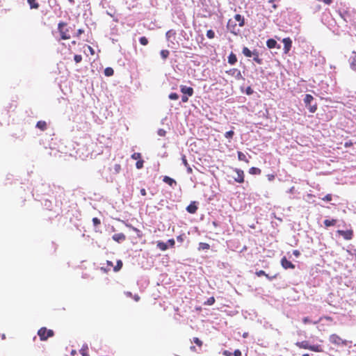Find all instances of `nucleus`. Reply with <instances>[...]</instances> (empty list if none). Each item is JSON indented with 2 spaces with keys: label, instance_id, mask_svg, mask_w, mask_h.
<instances>
[{
  "label": "nucleus",
  "instance_id": "42",
  "mask_svg": "<svg viewBox=\"0 0 356 356\" xmlns=\"http://www.w3.org/2000/svg\"><path fill=\"white\" fill-rule=\"evenodd\" d=\"M308 109H309V112L314 113L317 110V105L316 104H314V105L309 104L308 106Z\"/></svg>",
  "mask_w": 356,
  "mask_h": 356
},
{
  "label": "nucleus",
  "instance_id": "46",
  "mask_svg": "<svg viewBox=\"0 0 356 356\" xmlns=\"http://www.w3.org/2000/svg\"><path fill=\"white\" fill-rule=\"evenodd\" d=\"M169 98L172 100H177L179 98V95L175 92H172L169 95Z\"/></svg>",
  "mask_w": 356,
  "mask_h": 356
},
{
  "label": "nucleus",
  "instance_id": "51",
  "mask_svg": "<svg viewBox=\"0 0 356 356\" xmlns=\"http://www.w3.org/2000/svg\"><path fill=\"white\" fill-rule=\"evenodd\" d=\"M168 243L169 244V245L171 247V248H174L175 246V241L173 238H171V239H169L168 241Z\"/></svg>",
  "mask_w": 356,
  "mask_h": 356
},
{
  "label": "nucleus",
  "instance_id": "39",
  "mask_svg": "<svg viewBox=\"0 0 356 356\" xmlns=\"http://www.w3.org/2000/svg\"><path fill=\"white\" fill-rule=\"evenodd\" d=\"M193 341L199 347H201L203 344L202 341L197 337H194Z\"/></svg>",
  "mask_w": 356,
  "mask_h": 356
},
{
  "label": "nucleus",
  "instance_id": "31",
  "mask_svg": "<svg viewBox=\"0 0 356 356\" xmlns=\"http://www.w3.org/2000/svg\"><path fill=\"white\" fill-rule=\"evenodd\" d=\"M210 248V245L209 243H200L198 250H209Z\"/></svg>",
  "mask_w": 356,
  "mask_h": 356
},
{
  "label": "nucleus",
  "instance_id": "18",
  "mask_svg": "<svg viewBox=\"0 0 356 356\" xmlns=\"http://www.w3.org/2000/svg\"><path fill=\"white\" fill-rule=\"evenodd\" d=\"M237 62L236 56L232 52L228 56V63L230 65H234Z\"/></svg>",
  "mask_w": 356,
  "mask_h": 356
},
{
  "label": "nucleus",
  "instance_id": "16",
  "mask_svg": "<svg viewBox=\"0 0 356 356\" xmlns=\"http://www.w3.org/2000/svg\"><path fill=\"white\" fill-rule=\"evenodd\" d=\"M234 19L236 22H238V25L239 26H243L244 24H245V20H244V17L241 15L240 14H236L234 16Z\"/></svg>",
  "mask_w": 356,
  "mask_h": 356
},
{
  "label": "nucleus",
  "instance_id": "37",
  "mask_svg": "<svg viewBox=\"0 0 356 356\" xmlns=\"http://www.w3.org/2000/svg\"><path fill=\"white\" fill-rule=\"evenodd\" d=\"M141 154L139 152H135L131 155V159L137 161L141 159Z\"/></svg>",
  "mask_w": 356,
  "mask_h": 356
},
{
  "label": "nucleus",
  "instance_id": "17",
  "mask_svg": "<svg viewBox=\"0 0 356 356\" xmlns=\"http://www.w3.org/2000/svg\"><path fill=\"white\" fill-rule=\"evenodd\" d=\"M350 65L353 70L356 71V53L350 58Z\"/></svg>",
  "mask_w": 356,
  "mask_h": 356
},
{
  "label": "nucleus",
  "instance_id": "64",
  "mask_svg": "<svg viewBox=\"0 0 356 356\" xmlns=\"http://www.w3.org/2000/svg\"><path fill=\"white\" fill-rule=\"evenodd\" d=\"M140 194L143 195V196H145L147 195V193H146V191L145 188H142L140 189Z\"/></svg>",
  "mask_w": 356,
  "mask_h": 356
},
{
  "label": "nucleus",
  "instance_id": "43",
  "mask_svg": "<svg viewBox=\"0 0 356 356\" xmlns=\"http://www.w3.org/2000/svg\"><path fill=\"white\" fill-rule=\"evenodd\" d=\"M234 134V131L231 130V131H227L225 134V137L226 138H232L233 137Z\"/></svg>",
  "mask_w": 356,
  "mask_h": 356
},
{
  "label": "nucleus",
  "instance_id": "33",
  "mask_svg": "<svg viewBox=\"0 0 356 356\" xmlns=\"http://www.w3.org/2000/svg\"><path fill=\"white\" fill-rule=\"evenodd\" d=\"M160 54H161V58L163 60H165V59H166L169 56L170 51L168 50H167V49H163V50L161 51Z\"/></svg>",
  "mask_w": 356,
  "mask_h": 356
},
{
  "label": "nucleus",
  "instance_id": "52",
  "mask_svg": "<svg viewBox=\"0 0 356 356\" xmlns=\"http://www.w3.org/2000/svg\"><path fill=\"white\" fill-rule=\"evenodd\" d=\"M177 240L179 243H182L184 241V235L181 234L177 236Z\"/></svg>",
  "mask_w": 356,
  "mask_h": 356
},
{
  "label": "nucleus",
  "instance_id": "50",
  "mask_svg": "<svg viewBox=\"0 0 356 356\" xmlns=\"http://www.w3.org/2000/svg\"><path fill=\"white\" fill-rule=\"evenodd\" d=\"M74 59L76 63H79L82 60V56L81 55H75Z\"/></svg>",
  "mask_w": 356,
  "mask_h": 356
},
{
  "label": "nucleus",
  "instance_id": "38",
  "mask_svg": "<svg viewBox=\"0 0 356 356\" xmlns=\"http://www.w3.org/2000/svg\"><path fill=\"white\" fill-rule=\"evenodd\" d=\"M207 36L209 39H213L215 37V33L213 30H208L207 32Z\"/></svg>",
  "mask_w": 356,
  "mask_h": 356
},
{
  "label": "nucleus",
  "instance_id": "35",
  "mask_svg": "<svg viewBox=\"0 0 356 356\" xmlns=\"http://www.w3.org/2000/svg\"><path fill=\"white\" fill-rule=\"evenodd\" d=\"M106 263H107V265H108V268H105L104 267L101 268V270H103L105 273H106L108 270H110L111 268L114 266L113 264V262L111 261H107Z\"/></svg>",
  "mask_w": 356,
  "mask_h": 356
},
{
  "label": "nucleus",
  "instance_id": "4",
  "mask_svg": "<svg viewBox=\"0 0 356 356\" xmlns=\"http://www.w3.org/2000/svg\"><path fill=\"white\" fill-rule=\"evenodd\" d=\"M225 72L227 74L235 77L237 80L243 79L241 71L236 68H232L229 70H227Z\"/></svg>",
  "mask_w": 356,
  "mask_h": 356
},
{
  "label": "nucleus",
  "instance_id": "58",
  "mask_svg": "<svg viewBox=\"0 0 356 356\" xmlns=\"http://www.w3.org/2000/svg\"><path fill=\"white\" fill-rule=\"evenodd\" d=\"M84 32V31L81 29H79L76 32V36L79 37L81 34H82Z\"/></svg>",
  "mask_w": 356,
  "mask_h": 356
},
{
  "label": "nucleus",
  "instance_id": "28",
  "mask_svg": "<svg viewBox=\"0 0 356 356\" xmlns=\"http://www.w3.org/2000/svg\"><path fill=\"white\" fill-rule=\"evenodd\" d=\"M261 172V170L255 167H252L249 169V173L251 175H260Z\"/></svg>",
  "mask_w": 356,
  "mask_h": 356
},
{
  "label": "nucleus",
  "instance_id": "45",
  "mask_svg": "<svg viewBox=\"0 0 356 356\" xmlns=\"http://www.w3.org/2000/svg\"><path fill=\"white\" fill-rule=\"evenodd\" d=\"M215 302V298L213 297H210L209 298H208V300H207V302H205V305H212L213 304H214Z\"/></svg>",
  "mask_w": 356,
  "mask_h": 356
},
{
  "label": "nucleus",
  "instance_id": "48",
  "mask_svg": "<svg viewBox=\"0 0 356 356\" xmlns=\"http://www.w3.org/2000/svg\"><path fill=\"white\" fill-rule=\"evenodd\" d=\"M92 222L93 225L96 227L101 224V221L98 218H92Z\"/></svg>",
  "mask_w": 356,
  "mask_h": 356
},
{
  "label": "nucleus",
  "instance_id": "3",
  "mask_svg": "<svg viewBox=\"0 0 356 356\" xmlns=\"http://www.w3.org/2000/svg\"><path fill=\"white\" fill-rule=\"evenodd\" d=\"M330 341L337 346H346L347 341L342 339L339 335L332 334L329 337Z\"/></svg>",
  "mask_w": 356,
  "mask_h": 356
},
{
  "label": "nucleus",
  "instance_id": "9",
  "mask_svg": "<svg viewBox=\"0 0 356 356\" xmlns=\"http://www.w3.org/2000/svg\"><path fill=\"white\" fill-rule=\"evenodd\" d=\"M180 90L183 94L188 95L189 97H191L194 93L193 88L191 87H187L186 86H181Z\"/></svg>",
  "mask_w": 356,
  "mask_h": 356
},
{
  "label": "nucleus",
  "instance_id": "56",
  "mask_svg": "<svg viewBox=\"0 0 356 356\" xmlns=\"http://www.w3.org/2000/svg\"><path fill=\"white\" fill-rule=\"evenodd\" d=\"M132 229H133V230H134V231L137 234V235H138V236H140V233H141V232H140L138 229H137V228H136V227H132Z\"/></svg>",
  "mask_w": 356,
  "mask_h": 356
},
{
  "label": "nucleus",
  "instance_id": "36",
  "mask_svg": "<svg viewBox=\"0 0 356 356\" xmlns=\"http://www.w3.org/2000/svg\"><path fill=\"white\" fill-rule=\"evenodd\" d=\"M113 70L111 67H107L104 70V74L107 76H112L113 74Z\"/></svg>",
  "mask_w": 356,
  "mask_h": 356
},
{
  "label": "nucleus",
  "instance_id": "11",
  "mask_svg": "<svg viewBox=\"0 0 356 356\" xmlns=\"http://www.w3.org/2000/svg\"><path fill=\"white\" fill-rule=\"evenodd\" d=\"M112 238L115 241L120 243L126 239V236L123 233H118L113 235Z\"/></svg>",
  "mask_w": 356,
  "mask_h": 356
},
{
  "label": "nucleus",
  "instance_id": "63",
  "mask_svg": "<svg viewBox=\"0 0 356 356\" xmlns=\"http://www.w3.org/2000/svg\"><path fill=\"white\" fill-rule=\"evenodd\" d=\"M181 100H182V102H188V97H187V96L184 95V96H182V97H181Z\"/></svg>",
  "mask_w": 356,
  "mask_h": 356
},
{
  "label": "nucleus",
  "instance_id": "19",
  "mask_svg": "<svg viewBox=\"0 0 356 356\" xmlns=\"http://www.w3.org/2000/svg\"><path fill=\"white\" fill-rule=\"evenodd\" d=\"M36 127L40 129L41 131H44L47 129V123L45 121H38L36 124Z\"/></svg>",
  "mask_w": 356,
  "mask_h": 356
},
{
  "label": "nucleus",
  "instance_id": "44",
  "mask_svg": "<svg viewBox=\"0 0 356 356\" xmlns=\"http://www.w3.org/2000/svg\"><path fill=\"white\" fill-rule=\"evenodd\" d=\"M322 200L325 202H330L332 200V194H327L325 197L321 198Z\"/></svg>",
  "mask_w": 356,
  "mask_h": 356
},
{
  "label": "nucleus",
  "instance_id": "29",
  "mask_svg": "<svg viewBox=\"0 0 356 356\" xmlns=\"http://www.w3.org/2000/svg\"><path fill=\"white\" fill-rule=\"evenodd\" d=\"M243 54H244V56H245L246 57H251L252 56H253V54H252V51H251L248 47H244L243 48V51H242Z\"/></svg>",
  "mask_w": 356,
  "mask_h": 356
},
{
  "label": "nucleus",
  "instance_id": "54",
  "mask_svg": "<svg viewBox=\"0 0 356 356\" xmlns=\"http://www.w3.org/2000/svg\"><path fill=\"white\" fill-rule=\"evenodd\" d=\"M222 354L225 355V356H232V353L231 352H229V350H225L223 352H222Z\"/></svg>",
  "mask_w": 356,
  "mask_h": 356
},
{
  "label": "nucleus",
  "instance_id": "15",
  "mask_svg": "<svg viewBox=\"0 0 356 356\" xmlns=\"http://www.w3.org/2000/svg\"><path fill=\"white\" fill-rule=\"evenodd\" d=\"M181 160H182V163L184 165V166L186 168V170H187V172L188 174H191L193 172V170L191 168V167L189 165L188 161H187V159H186V157L185 155H183L182 157H181Z\"/></svg>",
  "mask_w": 356,
  "mask_h": 356
},
{
  "label": "nucleus",
  "instance_id": "14",
  "mask_svg": "<svg viewBox=\"0 0 356 356\" xmlns=\"http://www.w3.org/2000/svg\"><path fill=\"white\" fill-rule=\"evenodd\" d=\"M296 346L302 349H309L310 345L309 344L307 341H298L296 343Z\"/></svg>",
  "mask_w": 356,
  "mask_h": 356
},
{
  "label": "nucleus",
  "instance_id": "57",
  "mask_svg": "<svg viewBox=\"0 0 356 356\" xmlns=\"http://www.w3.org/2000/svg\"><path fill=\"white\" fill-rule=\"evenodd\" d=\"M133 298L136 302H138L140 298L138 294H135L133 296Z\"/></svg>",
  "mask_w": 356,
  "mask_h": 356
},
{
  "label": "nucleus",
  "instance_id": "61",
  "mask_svg": "<svg viewBox=\"0 0 356 356\" xmlns=\"http://www.w3.org/2000/svg\"><path fill=\"white\" fill-rule=\"evenodd\" d=\"M267 177L269 181H273L275 179V175H268Z\"/></svg>",
  "mask_w": 356,
  "mask_h": 356
},
{
  "label": "nucleus",
  "instance_id": "1",
  "mask_svg": "<svg viewBox=\"0 0 356 356\" xmlns=\"http://www.w3.org/2000/svg\"><path fill=\"white\" fill-rule=\"evenodd\" d=\"M38 335L41 341H46L49 338L54 337V332L53 330H48L45 327H42L38 331Z\"/></svg>",
  "mask_w": 356,
  "mask_h": 356
},
{
  "label": "nucleus",
  "instance_id": "59",
  "mask_svg": "<svg viewBox=\"0 0 356 356\" xmlns=\"http://www.w3.org/2000/svg\"><path fill=\"white\" fill-rule=\"evenodd\" d=\"M302 322H303L305 324H307V323H310V320H309V317H305V318H303V319H302Z\"/></svg>",
  "mask_w": 356,
  "mask_h": 356
},
{
  "label": "nucleus",
  "instance_id": "21",
  "mask_svg": "<svg viewBox=\"0 0 356 356\" xmlns=\"http://www.w3.org/2000/svg\"><path fill=\"white\" fill-rule=\"evenodd\" d=\"M27 2L31 9H38L39 8V3L36 0H27Z\"/></svg>",
  "mask_w": 356,
  "mask_h": 356
},
{
  "label": "nucleus",
  "instance_id": "49",
  "mask_svg": "<svg viewBox=\"0 0 356 356\" xmlns=\"http://www.w3.org/2000/svg\"><path fill=\"white\" fill-rule=\"evenodd\" d=\"M113 168L115 173H119L120 171L121 170V165L118 163L115 164Z\"/></svg>",
  "mask_w": 356,
  "mask_h": 356
},
{
  "label": "nucleus",
  "instance_id": "27",
  "mask_svg": "<svg viewBox=\"0 0 356 356\" xmlns=\"http://www.w3.org/2000/svg\"><path fill=\"white\" fill-rule=\"evenodd\" d=\"M323 223H324L325 227L334 226L337 223V220H335V219H332V220L326 219V220H324Z\"/></svg>",
  "mask_w": 356,
  "mask_h": 356
},
{
  "label": "nucleus",
  "instance_id": "2",
  "mask_svg": "<svg viewBox=\"0 0 356 356\" xmlns=\"http://www.w3.org/2000/svg\"><path fill=\"white\" fill-rule=\"evenodd\" d=\"M67 23L60 22L58 24V29L60 34V37L62 40H68L70 38V35L69 33V29L66 27Z\"/></svg>",
  "mask_w": 356,
  "mask_h": 356
},
{
  "label": "nucleus",
  "instance_id": "26",
  "mask_svg": "<svg viewBox=\"0 0 356 356\" xmlns=\"http://www.w3.org/2000/svg\"><path fill=\"white\" fill-rule=\"evenodd\" d=\"M252 54L254 56V60L258 64H261L262 59L259 58L258 51L257 50H254L252 51Z\"/></svg>",
  "mask_w": 356,
  "mask_h": 356
},
{
  "label": "nucleus",
  "instance_id": "24",
  "mask_svg": "<svg viewBox=\"0 0 356 356\" xmlns=\"http://www.w3.org/2000/svg\"><path fill=\"white\" fill-rule=\"evenodd\" d=\"M156 246L161 251H165L168 249L167 244L163 241H158Z\"/></svg>",
  "mask_w": 356,
  "mask_h": 356
},
{
  "label": "nucleus",
  "instance_id": "25",
  "mask_svg": "<svg viewBox=\"0 0 356 356\" xmlns=\"http://www.w3.org/2000/svg\"><path fill=\"white\" fill-rule=\"evenodd\" d=\"M235 26H236V24H233V22L232 21V19H229L228 22H227V29L233 33H235L236 34V31H235Z\"/></svg>",
  "mask_w": 356,
  "mask_h": 356
},
{
  "label": "nucleus",
  "instance_id": "53",
  "mask_svg": "<svg viewBox=\"0 0 356 356\" xmlns=\"http://www.w3.org/2000/svg\"><path fill=\"white\" fill-rule=\"evenodd\" d=\"M233 355L234 356H241V352L240 350L237 349L234 350Z\"/></svg>",
  "mask_w": 356,
  "mask_h": 356
},
{
  "label": "nucleus",
  "instance_id": "60",
  "mask_svg": "<svg viewBox=\"0 0 356 356\" xmlns=\"http://www.w3.org/2000/svg\"><path fill=\"white\" fill-rule=\"evenodd\" d=\"M124 294H125V296H126L127 297H129V298H133V296H134V295L132 294V293H131V292H130V291H126V292H124Z\"/></svg>",
  "mask_w": 356,
  "mask_h": 356
},
{
  "label": "nucleus",
  "instance_id": "47",
  "mask_svg": "<svg viewBox=\"0 0 356 356\" xmlns=\"http://www.w3.org/2000/svg\"><path fill=\"white\" fill-rule=\"evenodd\" d=\"M165 35H166L167 38L169 39L171 36L175 35V32L172 30H170V31H167Z\"/></svg>",
  "mask_w": 356,
  "mask_h": 356
},
{
  "label": "nucleus",
  "instance_id": "12",
  "mask_svg": "<svg viewBox=\"0 0 356 356\" xmlns=\"http://www.w3.org/2000/svg\"><path fill=\"white\" fill-rule=\"evenodd\" d=\"M255 274L258 276V277H261V276H265L267 277V279H268L269 280H272L275 278L277 277V275H273V276H269L268 274H266L265 273L264 270H259V271H257L255 273Z\"/></svg>",
  "mask_w": 356,
  "mask_h": 356
},
{
  "label": "nucleus",
  "instance_id": "23",
  "mask_svg": "<svg viewBox=\"0 0 356 356\" xmlns=\"http://www.w3.org/2000/svg\"><path fill=\"white\" fill-rule=\"evenodd\" d=\"M309 350L314 351V352H322L323 349L321 345H310L309 346Z\"/></svg>",
  "mask_w": 356,
  "mask_h": 356
},
{
  "label": "nucleus",
  "instance_id": "40",
  "mask_svg": "<svg viewBox=\"0 0 356 356\" xmlns=\"http://www.w3.org/2000/svg\"><path fill=\"white\" fill-rule=\"evenodd\" d=\"M140 43L142 44V45H147L148 44V40L146 37L143 36V37H141L140 38Z\"/></svg>",
  "mask_w": 356,
  "mask_h": 356
},
{
  "label": "nucleus",
  "instance_id": "10",
  "mask_svg": "<svg viewBox=\"0 0 356 356\" xmlns=\"http://www.w3.org/2000/svg\"><path fill=\"white\" fill-rule=\"evenodd\" d=\"M197 206L196 205V202H192L187 207H186V211L190 213H192V214H194L197 212Z\"/></svg>",
  "mask_w": 356,
  "mask_h": 356
},
{
  "label": "nucleus",
  "instance_id": "62",
  "mask_svg": "<svg viewBox=\"0 0 356 356\" xmlns=\"http://www.w3.org/2000/svg\"><path fill=\"white\" fill-rule=\"evenodd\" d=\"M293 254L297 257L300 256V252L298 250H293Z\"/></svg>",
  "mask_w": 356,
  "mask_h": 356
},
{
  "label": "nucleus",
  "instance_id": "20",
  "mask_svg": "<svg viewBox=\"0 0 356 356\" xmlns=\"http://www.w3.org/2000/svg\"><path fill=\"white\" fill-rule=\"evenodd\" d=\"M277 44V43L276 40L274 39H272V38L268 39L266 41V45L269 49H273V48L276 47Z\"/></svg>",
  "mask_w": 356,
  "mask_h": 356
},
{
  "label": "nucleus",
  "instance_id": "8",
  "mask_svg": "<svg viewBox=\"0 0 356 356\" xmlns=\"http://www.w3.org/2000/svg\"><path fill=\"white\" fill-rule=\"evenodd\" d=\"M234 171L237 174V177L234 178L235 181L238 183H243L244 182V172L241 169H235Z\"/></svg>",
  "mask_w": 356,
  "mask_h": 356
},
{
  "label": "nucleus",
  "instance_id": "13",
  "mask_svg": "<svg viewBox=\"0 0 356 356\" xmlns=\"http://www.w3.org/2000/svg\"><path fill=\"white\" fill-rule=\"evenodd\" d=\"M163 181L168 184L170 186H173V185L177 184V181L168 176H164L163 178Z\"/></svg>",
  "mask_w": 356,
  "mask_h": 356
},
{
  "label": "nucleus",
  "instance_id": "7",
  "mask_svg": "<svg viewBox=\"0 0 356 356\" xmlns=\"http://www.w3.org/2000/svg\"><path fill=\"white\" fill-rule=\"evenodd\" d=\"M281 265L284 269H293L295 268V265L293 264L290 261L287 260V259L284 257L281 259Z\"/></svg>",
  "mask_w": 356,
  "mask_h": 356
},
{
  "label": "nucleus",
  "instance_id": "22",
  "mask_svg": "<svg viewBox=\"0 0 356 356\" xmlns=\"http://www.w3.org/2000/svg\"><path fill=\"white\" fill-rule=\"evenodd\" d=\"M314 99V97L312 95H309V94H307L304 98V102L306 105V106H308L311 102L313 101Z\"/></svg>",
  "mask_w": 356,
  "mask_h": 356
},
{
  "label": "nucleus",
  "instance_id": "32",
  "mask_svg": "<svg viewBox=\"0 0 356 356\" xmlns=\"http://www.w3.org/2000/svg\"><path fill=\"white\" fill-rule=\"evenodd\" d=\"M122 261L121 260H118L116 265L113 266V270L115 272L119 271L122 268Z\"/></svg>",
  "mask_w": 356,
  "mask_h": 356
},
{
  "label": "nucleus",
  "instance_id": "41",
  "mask_svg": "<svg viewBox=\"0 0 356 356\" xmlns=\"http://www.w3.org/2000/svg\"><path fill=\"white\" fill-rule=\"evenodd\" d=\"M143 163H144V161L142 159L137 161V162L136 163V168L141 169L143 167Z\"/></svg>",
  "mask_w": 356,
  "mask_h": 356
},
{
  "label": "nucleus",
  "instance_id": "30",
  "mask_svg": "<svg viewBox=\"0 0 356 356\" xmlns=\"http://www.w3.org/2000/svg\"><path fill=\"white\" fill-rule=\"evenodd\" d=\"M238 159L239 161H245V163H249L248 159L246 158V156L241 152H238Z\"/></svg>",
  "mask_w": 356,
  "mask_h": 356
},
{
  "label": "nucleus",
  "instance_id": "5",
  "mask_svg": "<svg viewBox=\"0 0 356 356\" xmlns=\"http://www.w3.org/2000/svg\"><path fill=\"white\" fill-rule=\"evenodd\" d=\"M282 42L284 43V52L286 54L291 50L292 47V40L290 38H285L282 40Z\"/></svg>",
  "mask_w": 356,
  "mask_h": 356
},
{
  "label": "nucleus",
  "instance_id": "6",
  "mask_svg": "<svg viewBox=\"0 0 356 356\" xmlns=\"http://www.w3.org/2000/svg\"><path fill=\"white\" fill-rule=\"evenodd\" d=\"M337 233L342 236L346 240H350L353 236V232L351 229L349 230H338Z\"/></svg>",
  "mask_w": 356,
  "mask_h": 356
},
{
  "label": "nucleus",
  "instance_id": "34",
  "mask_svg": "<svg viewBox=\"0 0 356 356\" xmlns=\"http://www.w3.org/2000/svg\"><path fill=\"white\" fill-rule=\"evenodd\" d=\"M88 348L87 346H83L81 349L80 350V353L82 355V356H89L88 353Z\"/></svg>",
  "mask_w": 356,
  "mask_h": 356
},
{
  "label": "nucleus",
  "instance_id": "55",
  "mask_svg": "<svg viewBox=\"0 0 356 356\" xmlns=\"http://www.w3.org/2000/svg\"><path fill=\"white\" fill-rule=\"evenodd\" d=\"M353 145V142L351 140H349L348 142H346L344 144L345 147H351Z\"/></svg>",
  "mask_w": 356,
  "mask_h": 356
}]
</instances>
